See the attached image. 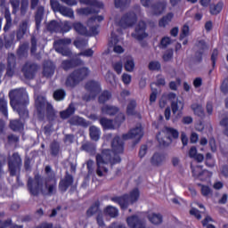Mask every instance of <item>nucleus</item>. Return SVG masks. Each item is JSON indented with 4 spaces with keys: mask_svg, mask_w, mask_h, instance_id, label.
<instances>
[{
    "mask_svg": "<svg viewBox=\"0 0 228 228\" xmlns=\"http://www.w3.org/2000/svg\"><path fill=\"white\" fill-rule=\"evenodd\" d=\"M65 95H67V94L65 93V90L57 89L53 93V99L55 101H63V99H65Z\"/></svg>",
    "mask_w": 228,
    "mask_h": 228,
    "instance_id": "obj_45",
    "label": "nucleus"
},
{
    "mask_svg": "<svg viewBox=\"0 0 228 228\" xmlns=\"http://www.w3.org/2000/svg\"><path fill=\"white\" fill-rule=\"evenodd\" d=\"M51 154L52 156H58L60 154V144L56 142L51 144Z\"/></svg>",
    "mask_w": 228,
    "mask_h": 228,
    "instance_id": "obj_50",
    "label": "nucleus"
},
{
    "mask_svg": "<svg viewBox=\"0 0 228 228\" xmlns=\"http://www.w3.org/2000/svg\"><path fill=\"white\" fill-rule=\"evenodd\" d=\"M28 31V21H23L20 24L19 28L16 31V38L19 41L24 38V35H26Z\"/></svg>",
    "mask_w": 228,
    "mask_h": 228,
    "instance_id": "obj_28",
    "label": "nucleus"
},
{
    "mask_svg": "<svg viewBox=\"0 0 228 228\" xmlns=\"http://www.w3.org/2000/svg\"><path fill=\"white\" fill-rule=\"evenodd\" d=\"M192 111H194V115H197V117H204V108H202V105L199 103H194L191 106Z\"/></svg>",
    "mask_w": 228,
    "mask_h": 228,
    "instance_id": "obj_38",
    "label": "nucleus"
},
{
    "mask_svg": "<svg viewBox=\"0 0 228 228\" xmlns=\"http://www.w3.org/2000/svg\"><path fill=\"white\" fill-rule=\"evenodd\" d=\"M89 134L91 140H94V142H98L99 138H101V129L95 126H92L89 128Z\"/></svg>",
    "mask_w": 228,
    "mask_h": 228,
    "instance_id": "obj_32",
    "label": "nucleus"
},
{
    "mask_svg": "<svg viewBox=\"0 0 228 228\" xmlns=\"http://www.w3.org/2000/svg\"><path fill=\"white\" fill-rule=\"evenodd\" d=\"M111 150H102L101 153L96 154V175L98 177H106L108 175V165H117L120 163L122 159L118 154H124V141L119 136L113 138L111 142Z\"/></svg>",
    "mask_w": 228,
    "mask_h": 228,
    "instance_id": "obj_1",
    "label": "nucleus"
},
{
    "mask_svg": "<svg viewBox=\"0 0 228 228\" xmlns=\"http://www.w3.org/2000/svg\"><path fill=\"white\" fill-rule=\"evenodd\" d=\"M82 4H86L87 6H102V4L97 2V0H79Z\"/></svg>",
    "mask_w": 228,
    "mask_h": 228,
    "instance_id": "obj_49",
    "label": "nucleus"
},
{
    "mask_svg": "<svg viewBox=\"0 0 228 228\" xmlns=\"http://www.w3.org/2000/svg\"><path fill=\"white\" fill-rule=\"evenodd\" d=\"M88 45V41L86 39H79L77 41H74V45L77 47V49H83V47H86Z\"/></svg>",
    "mask_w": 228,
    "mask_h": 228,
    "instance_id": "obj_57",
    "label": "nucleus"
},
{
    "mask_svg": "<svg viewBox=\"0 0 228 228\" xmlns=\"http://www.w3.org/2000/svg\"><path fill=\"white\" fill-rule=\"evenodd\" d=\"M66 86L69 88H74L77 85H79V81L76 77V75L74 73L70 74L67 79H66Z\"/></svg>",
    "mask_w": 228,
    "mask_h": 228,
    "instance_id": "obj_35",
    "label": "nucleus"
},
{
    "mask_svg": "<svg viewBox=\"0 0 228 228\" xmlns=\"http://www.w3.org/2000/svg\"><path fill=\"white\" fill-rule=\"evenodd\" d=\"M172 58H174L173 50H167L163 55L164 61H171Z\"/></svg>",
    "mask_w": 228,
    "mask_h": 228,
    "instance_id": "obj_61",
    "label": "nucleus"
},
{
    "mask_svg": "<svg viewBox=\"0 0 228 228\" xmlns=\"http://www.w3.org/2000/svg\"><path fill=\"white\" fill-rule=\"evenodd\" d=\"M95 10L92 7H86V8H81L78 10V13L80 15H90L91 13H95Z\"/></svg>",
    "mask_w": 228,
    "mask_h": 228,
    "instance_id": "obj_55",
    "label": "nucleus"
},
{
    "mask_svg": "<svg viewBox=\"0 0 228 228\" xmlns=\"http://www.w3.org/2000/svg\"><path fill=\"white\" fill-rule=\"evenodd\" d=\"M162 133L167 136L165 139L161 137V133H159L157 135V140L161 147H168V145L172 143V138L173 140H177V138H179V131L170 126L164 127Z\"/></svg>",
    "mask_w": 228,
    "mask_h": 228,
    "instance_id": "obj_6",
    "label": "nucleus"
},
{
    "mask_svg": "<svg viewBox=\"0 0 228 228\" xmlns=\"http://www.w3.org/2000/svg\"><path fill=\"white\" fill-rule=\"evenodd\" d=\"M126 223L131 228H145V223L138 216H132L126 218Z\"/></svg>",
    "mask_w": 228,
    "mask_h": 228,
    "instance_id": "obj_20",
    "label": "nucleus"
},
{
    "mask_svg": "<svg viewBox=\"0 0 228 228\" xmlns=\"http://www.w3.org/2000/svg\"><path fill=\"white\" fill-rule=\"evenodd\" d=\"M110 99H111V93L109 91H103L98 97V102L100 104H104L105 102H108Z\"/></svg>",
    "mask_w": 228,
    "mask_h": 228,
    "instance_id": "obj_40",
    "label": "nucleus"
},
{
    "mask_svg": "<svg viewBox=\"0 0 228 228\" xmlns=\"http://www.w3.org/2000/svg\"><path fill=\"white\" fill-rule=\"evenodd\" d=\"M72 44V39L70 38H62L58 39L53 42V48L56 53L61 54L62 56H72V51L67 45H70Z\"/></svg>",
    "mask_w": 228,
    "mask_h": 228,
    "instance_id": "obj_8",
    "label": "nucleus"
},
{
    "mask_svg": "<svg viewBox=\"0 0 228 228\" xmlns=\"http://www.w3.org/2000/svg\"><path fill=\"white\" fill-rule=\"evenodd\" d=\"M121 79H122L124 85H131V79H132L131 75H129L127 73H124L121 77Z\"/></svg>",
    "mask_w": 228,
    "mask_h": 228,
    "instance_id": "obj_63",
    "label": "nucleus"
},
{
    "mask_svg": "<svg viewBox=\"0 0 228 228\" xmlns=\"http://www.w3.org/2000/svg\"><path fill=\"white\" fill-rule=\"evenodd\" d=\"M89 75L90 69H88V68L78 69L73 72V76L76 77L78 83H81V81H83V79H85L86 77H88Z\"/></svg>",
    "mask_w": 228,
    "mask_h": 228,
    "instance_id": "obj_24",
    "label": "nucleus"
},
{
    "mask_svg": "<svg viewBox=\"0 0 228 228\" xmlns=\"http://www.w3.org/2000/svg\"><path fill=\"white\" fill-rule=\"evenodd\" d=\"M148 220L153 225H159V224H163V216L161 214L151 213L148 215Z\"/></svg>",
    "mask_w": 228,
    "mask_h": 228,
    "instance_id": "obj_31",
    "label": "nucleus"
},
{
    "mask_svg": "<svg viewBox=\"0 0 228 228\" xmlns=\"http://www.w3.org/2000/svg\"><path fill=\"white\" fill-rule=\"evenodd\" d=\"M150 161L152 167H161L167 161V155L161 152H155Z\"/></svg>",
    "mask_w": 228,
    "mask_h": 228,
    "instance_id": "obj_18",
    "label": "nucleus"
},
{
    "mask_svg": "<svg viewBox=\"0 0 228 228\" xmlns=\"http://www.w3.org/2000/svg\"><path fill=\"white\" fill-rule=\"evenodd\" d=\"M222 8H224V3L219 2L216 5L210 6V13L212 15H218L222 12Z\"/></svg>",
    "mask_w": 228,
    "mask_h": 228,
    "instance_id": "obj_44",
    "label": "nucleus"
},
{
    "mask_svg": "<svg viewBox=\"0 0 228 228\" xmlns=\"http://www.w3.org/2000/svg\"><path fill=\"white\" fill-rule=\"evenodd\" d=\"M17 55L19 58H26V56H28V44L20 45L19 49L17 50Z\"/></svg>",
    "mask_w": 228,
    "mask_h": 228,
    "instance_id": "obj_43",
    "label": "nucleus"
},
{
    "mask_svg": "<svg viewBox=\"0 0 228 228\" xmlns=\"http://www.w3.org/2000/svg\"><path fill=\"white\" fill-rule=\"evenodd\" d=\"M138 199H140V191H138V189H134L130 192V195L125 194L121 197H113L111 198V200L112 202L119 204L122 209H127V206H129V204H134Z\"/></svg>",
    "mask_w": 228,
    "mask_h": 228,
    "instance_id": "obj_5",
    "label": "nucleus"
},
{
    "mask_svg": "<svg viewBox=\"0 0 228 228\" xmlns=\"http://www.w3.org/2000/svg\"><path fill=\"white\" fill-rule=\"evenodd\" d=\"M100 124L103 129H116L117 125L113 123V119L108 118H101Z\"/></svg>",
    "mask_w": 228,
    "mask_h": 228,
    "instance_id": "obj_30",
    "label": "nucleus"
},
{
    "mask_svg": "<svg viewBox=\"0 0 228 228\" xmlns=\"http://www.w3.org/2000/svg\"><path fill=\"white\" fill-rule=\"evenodd\" d=\"M45 107H46V113H47L48 119L54 120V118H56V111H54L53 105L47 102V100L45 99V97L37 96V98L36 99V108L38 113V117L41 120H44Z\"/></svg>",
    "mask_w": 228,
    "mask_h": 228,
    "instance_id": "obj_4",
    "label": "nucleus"
},
{
    "mask_svg": "<svg viewBox=\"0 0 228 228\" xmlns=\"http://www.w3.org/2000/svg\"><path fill=\"white\" fill-rule=\"evenodd\" d=\"M28 6H29L28 0H21V5L20 9V15H26Z\"/></svg>",
    "mask_w": 228,
    "mask_h": 228,
    "instance_id": "obj_52",
    "label": "nucleus"
},
{
    "mask_svg": "<svg viewBox=\"0 0 228 228\" xmlns=\"http://www.w3.org/2000/svg\"><path fill=\"white\" fill-rule=\"evenodd\" d=\"M73 28L79 35H86V27L83 26V24L79 22L74 23Z\"/></svg>",
    "mask_w": 228,
    "mask_h": 228,
    "instance_id": "obj_47",
    "label": "nucleus"
},
{
    "mask_svg": "<svg viewBox=\"0 0 228 228\" xmlns=\"http://www.w3.org/2000/svg\"><path fill=\"white\" fill-rule=\"evenodd\" d=\"M50 4L53 12H60L64 17L74 19V11L71 8L61 5L58 0H51Z\"/></svg>",
    "mask_w": 228,
    "mask_h": 228,
    "instance_id": "obj_10",
    "label": "nucleus"
},
{
    "mask_svg": "<svg viewBox=\"0 0 228 228\" xmlns=\"http://www.w3.org/2000/svg\"><path fill=\"white\" fill-rule=\"evenodd\" d=\"M104 214L110 218H117L118 216V209L113 206H108L104 209Z\"/></svg>",
    "mask_w": 228,
    "mask_h": 228,
    "instance_id": "obj_34",
    "label": "nucleus"
},
{
    "mask_svg": "<svg viewBox=\"0 0 228 228\" xmlns=\"http://www.w3.org/2000/svg\"><path fill=\"white\" fill-rule=\"evenodd\" d=\"M40 69V66H38L37 64H30L29 66V74H30V78L31 77H33V76L36 75L37 72H38V70Z\"/></svg>",
    "mask_w": 228,
    "mask_h": 228,
    "instance_id": "obj_59",
    "label": "nucleus"
},
{
    "mask_svg": "<svg viewBox=\"0 0 228 228\" xmlns=\"http://www.w3.org/2000/svg\"><path fill=\"white\" fill-rule=\"evenodd\" d=\"M74 113H76V107L74 106V103H70L65 110L60 112L61 118L65 120L72 117Z\"/></svg>",
    "mask_w": 228,
    "mask_h": 228,
    "instance_id": "obj_29",
    "label": "nucleus"
},
{
    "mask_svg": "<svg viewBox=\"0 0 228 228\" xmlns=\"http://www.w3.org/2000/svg\"><path fill=\"white\" fill-rule=\"evenodd\" d=\"M0 111L4 117H8V101L4 97L0 98Z\"/></svg>",
    "mask_w": 228,
    "mask_h": 228,
    "instance_id": "obj_41",
    "label": "nucleus"
},
{
    "mask_svg": "<svg viewBox=\"0 0 228 228\" xmlns=\"http://www.w3.org/2000/svg\"><path fill=\"white\" fill-rule=\"evenodd\" d=\"M146 25L144 21H139L137 26L135 27L134 33H132V37L136 40H143V38H147V33H145Z\"/></svg>",
    "mask_w": 228,
    "mask_h": 228,
    "instance_id": "obj_15",
    "label": "nucleus"
},
{
    "mask_svg": "<svg viewBox=\"0 0 228 228\" xmlns=\"http://www.w3.org/2000/svg\"><path fill=\"white\" fill-rule=\"evenodd\" d=\"M136 23V14L134 12H128L125 14L120 21H119V26L121 28H131L134 24Z\"/></svg>",
    "mask_w": 228,
    "mask_h": 228,
    "instance_id": "obj_14",
    "label": "nucleus"
},
{
    "mask_svg": "<svg viewBox=\"0 0 228 228\" xmlns=\"http://www.w3.org/2000/svg\"><path fill=\"white\" fill-rule=\"evenodd\" d=\"M15 69H17V56H15L14 53H9L7 56L5 76H7V77H13L15 75Z\"/></svg>",
    "mask_w": 228,
    "mask_h": 228,
    "instance_id": "obj_12",
    "label": "nucleus"
},
{
    "mask_svg": "<svg viewBox=\"0 0 228 228\" xmlns=\"http://www.w3.org/2000/svg\"><path fill=\"white\" fill-rule=\"evenodd\" d=\"M70 126H81L82 127H88V122L79 116H74L69 120Z\"/></svg>",
    "mask_w": 228,
    "mask_h": 228,
    "instance_id": "obj_26",
    "label": "nucleus"
},
{
    "mask_svg": "<svg viewBox=\"0 0 228 228\" xmlns=\"http://www.w3.org/2000/svg\"><path fill=\"white\" fill-rule=\"evenodd\" d=\"M118 37H117L115 34L111 33V37L109 41V45L110 47H114L113 48L114 53H117L118 54H122V53H124V48L118 45Z\"/></svg>",
    "mask_w": 228,
    "mask_h": 228,
    "instance_id": "obj_22",
    "label": "nucleus"
},
{
    "mask_svg": "<svg viewBox=\"0 0 228 228\" xmlns=\"http://www.w3.org/2000/svg\"><path fill=\"white\" fill-rule=\"evenodd\" d=\"M124 67L126 72H133V70H134V60H133L131 57H127Z\"/></svg>",
    "mask_w": 228,
    "mask_h": 228,
    "instance_id": "obj_42",
    "label": "nucleus"
},
{
    "mask_svg": "<svg viewBox=\"0 0 228 228\" xmlns=\"http://www.w3.org/2000/svg\"><path fill=\"white\" fill-rule=\"evenodd\" d=\"M9 126L12 131H22L24 129V123L20 119L11 120Z\"/></svg>",
    "mask_w": 228,
    "mask_h": 228,
    "instance_id": "obj_33",
    "label": "nucleus"
},
{
    "mask_svg": "<svg viewBox=\"0 0 228 228\" xmlns=\"http://www.w3.org/2000/svg\"><path fill=\"white\" fill-rule=\"evenodd\" d=\"M149 69L150 70H160L161 69V64L159 61H151L149 63Z\"/></svg>",
    "mask_w": 228,
    "mask_h": 228,
    "instance_id": "obj_58",
    "label": "nucleus"
},
{
    "mask_svg": "<svg viewBox=\"0 0 228 228\" xmlns=\"http://www.w3.org/2000/svg\"><path fill=\"white\" fill-rule=\"evenodd\" d=\"M129 3H131V0H114L116 8L124 9L126 6H129Z\"/></svg>",
    "mask_w": 228,
    "mask_h": 228,
    "instance_id": "obj_48",
    "label": "nucleus"
},
{
    "mask_svg": "<svg viewBox=\"0 0 228 228\" xmlns=\"http://www.w3.org/2000/svg\"><path fill=\"white\" fill-rule=\"evenodd\" d=\"M99 213H102L101 211V201L96 200L86 211V216L88 217L94 216V215H99Z\"/></svg>",
    "mask_w": 228,
    "mask_h": 228,
    "instance_id": "obj_25",
    "label": "nucleus"
},
{
    "mask_svg": "<svg viewBox=\"0 0 228 228\" xmlns=\"http://www.w3.org/2000/svg\"><path fill=\"white\" fill-rule=\"evenodd\" d=\"M124 120H126V116L124 115V113H118L114 121L116 127H120V124H122Z\"/></svg>",
    "mask_w": 228,
    "mask_h": 228,
    "instance_id": "obj_54",
    "label": "nucleus"
},
{
    "mask_svg": "<svg viewBox=\"0 0 228 228\" xmlns=\"http://www.w3.org/2000/svg\"><path fill=\"white\" fill-rule=\"evenodd\" d=\"M167 99L171 102V110L174 115L177 113V111H181L184 108V102L177 98V95L174 93H169L167 94Z\"/></svg>",
    "mask_w": 228,
    "mask_h": 228,
    "instance_id": "obj_11",
    "label": "nucleus"
},
{
    "mask_svg": "<svg viewBox=\"0 0 228 228\" xmlns=\"http://www.w3.org/2000/svg\"><path fill=\"white\" fill-rule=\"evenodd\" d=\"M10 105L20 115V120L29 117L28 110V92L24 88L12 89L9 92Z\"/></svg>",
    "mask_w": 228,
    "mask_h": 228,
    "instance_id": "obj_3",
    "label": "nucleus"
},
{
    "mask_svg": "<svg viewBox=\"0 0 228 228\" xmlns=\"http://www.w3.org/2000/svg\"><path fill=\"white\" fill-rule=\"evenodd\" d=\"M56 70V66L54 62L51 61H46L43 64V76L44 77H53L54 76V71Z\"/></svg>",
    "mask_w": 228,
    "mask_h": 228,
    "instance_id": "obj_16",
    "label": "nucleus"
},
{
    "mask_svg": "<svg viewBox=\"0 0 228 228\" xmlns=\"http://www.w3.org/2000/svg\"><path fill=\"white\" fill-rule=\"evenodd\" d=\"M20 167H22V159L19 153H13L12 157H9L8 168L12 177L17 175V172L20 171Z\"/></svg>",
    "mask_w": 228,
    "mask_h": 228,
    "instance_id": "obj_9",
    "label": "nucleus"
},
{
    "mask_svg": "<svg viewBox=\"0 0 228 228\" xmlns=\"http://www.w3.org/2000/svg\"><path fill=\"white\" fill-rule=\"evenodd\" d=\"M21 72L26 79H29V61H27L22 66Z\"/></svg>",
    "mask_w": 228,
    "mask_h": 228,
    "instance_id": "obj_53",
    "label": "nucleus"
},
{
    "mask_svg": "<svg viewBox=\"0 0 228 228\" xmlns=\"http://www.w3.org/2000/svg\"><path fill=\"white\" fill-rule=\"evenodd\" d=\"M221 91L223 92V94H228V77L225 78L221 85Z\"/></svg>",
    "mask_w": 228,
    "mask_h": 228,
    "instance_id": "obj_64",
    "label": "nucleus"
},
{
    "mask_svg": "<svg viewBox=\"0 0 228 228\" xmlns=\"http://www.w3.org/2000/svg\"><path fill=\"white\" fill-rule=\"evenodd\" d=\"M45 9L44 6H38L35 12V22H36V29L38 31L40 29V24H42V20H44V13Z\"/></svg>",
    "mask_w": 228,
    "mask_h": 228,
    "instance_id": "obj_23",
    "label": "nucleus"
},
{
    "mask_svg": "<svg viewBox=\"0 0 228 228\" xmlns=\"http://www.w3.org/2000/svg\"><path fill=\"white\" fill-rule=\"evenodd\" d=\"M105 79L107 83H110V85H115V83H117L115 74L111 73L110 71L106 73Z\"/></svg>",
    "mask_w": 228,
    "mask_h": 228,
    "instance_id": "obj_51",
    "label": "nucleus"
},
{
    "mask_svg": "<svg viewBox=\"0 0 228 228\" xmlns=\"http://www.w3.org/2000/svg\"><path fill=\"white\" fill-rule=\"evenodd\" d=\"M72 29V24L69 21H65L63 26L61 27V33H69V30Z\"/></svg>",
    "mask_w": 228,
    "mask_h": 228,
    "instance_id": "obj_60",
    "label": "nucleus"
},
{
    "mask_svg": "<svg viewBox=\"0 0 228 228\" xmlns=\"http://www.w3.org/2000/svg\"><path fill=\"white\" fill-rule=\"evenodd\" d=\"M76 60L63 61L61 63V67L64 70H70V69H74V67H76Z\"/></svg>",
    "mask_w": 228,
    "mask_h": 228,
    "instance_id": "obj_46",
    "label": "nucleus"
},
{
    "mask_svg": "<svg viewBox=\"0 0 228 228\" xmlns=\"http://www.w3.org/2000/svg\"><path fill=\"white\" fill-rule=\"evenodd\" d=\"M45 174L46 175L45 181L37 175L30 182V193L35 197L38 195H44V197H52L56 195L57 183L56 174L51 168V166H46L45 168Z\"/></svg>",
    "mask_w": 228,
    "mask_h": 228,
    "instance_id": "obj_2",
    "label": "nucleus"
},
{
    "mask_svg": "<svg viewBox=\"0 0 228 228\" xmlns=\"http://www.w3.org/2000/svg\"><path fill=\"white\" fill-rule=\"evenodd\" d=\"M102 115L113 117L118 113V107H115L113 105H104L102 107Z\"/></svg>",
    "mask_w": 228,
    "mask_h": 228,
    "instance_id": "obj_27",
    "label": "nucleus"
},
{
    "mask_svg": "<svg viewBox=\"0 0 228 228\" xmlns=\"http://www.w3.org/2000/svg\"><path fill=\"white\" fill-rule=\"evenodd\" d=\"M48 31H51V33H59L61 29V25L56 20H52L47 26Z\"/></svg>",
    "mask_w": 228,
    "mask_h": 228,
    "instance_id": "obj_37",
    "label": "nucleus"
},
{
    "mask_svg": "<svg viewBox=\"0 0 228 228\" xmlns=\"http://www.w3.org/2000/svg\"><path fill=\"white\" fill-rule=\"evenodd\" d=\"M172 19H174V13L169 12L166 16H164L159 22L160 28H165L168 26L170 22H172Z\"/></svg>",
    "mask_w": 228,
    "mask_h": 228,
    "instance_id": "obj_36",
    "label": "nucleus"
},
{
    "mask_svg": "<svg viewBox=\"0 0 228 228\" xmlns=\"http://www.w3.org/2000/svg\"><path fill=\"white\" fill-rule=\"evenodd\" d=\"M143 136V131L142 130V125H139L135 126L134 129H131L129 133L125 134L122 135L123 140H129L132 138H134L137 140V142L139 140H142Z\"/></svg>",
    "mask_w": 228,
    "mask_h": 228,
    "instance_id": "obj_13",
    "label": "nucleus"
},
{
    "mask_svg": "<svg viewBox=\"0 0 228 228\" xmlns=\"http://www.w3.org/2000/svg\"><path fill=\"white\" fill-rule=\"evenodd\" d=\"M80 151H84L89 156H95L97 154V145L94 142H84L80 147Z\"/></svg>",
    "mask_w": 228,
    "mask_h": 228,
    "instance_id": "obj_19",
    "label": "nucleus"
},
{
    "mask_svg": "<svg viewBox=\"0 0 228 228\" xmlns=\"http://www.w3.org/2000/svg\"><path fill=\"white\" fill-rule=\"evenodd\" d=\"M96 222H97V224L99 225V227H104V225H106L104 224V216L102 215V213H99L97 215Z\"/></svg>",
    "mask_w": 228,
    "mask_h": 228,
    "instance_id": "obj_62",
    "label": "nucleus"
},
{
    "mask_svg": "<svg viewBox=\"0 0 228 228\" xmlns=\"http://www.w3.org/2000/svg\"><path fill=\"white\" fill-rule=\"evenodd\" d=\"M112 68L117 74H122L123 64L121 61L113 62Z\"/></svg>",
    "mask_w": 228,
    "mask_h": 228,
    "instance_id": "obj_56",
    "label": "nucleus"
},
{
    "mask_svg": "<svg viewBox=\"0 0 228 228\" xmlns=\"http://www.w3.org/2000/svg\"><path fill=\"white\" fill-rule=\"evenodd\" d=\"M167 10V1L162 0L151 5V15H161Z\"/></svg>",
    "mask_w": 228,
    "mask_h": 228,
    "instance_id": "obj_21",
    "label": "nucleus"
},
{
    "mask_svg": "<svg viewBox=\"0 0 228 228\" xmlns=\"http://www.w3.org/2000/svg\"><path fill=\"white\" fill-rule=\"evenodd\" d=\"M126 115H136V101H129L126 107Z\"/></svg>",
    "mask_w": 228,
    "mask_h": 228,
    "instance_id": "obj_39",
    "label": "nucleus"
},
{
    "mask_svg": "<svg viewBox=\"0 0 228 228\" xmlns=\"http://www.w3.org/2000/svg\"><path fill=\"white\" fill-rule=\"evenodd\" d=\"M73 183L74 177L70 174H69V172H66L64 179L61 180V182L59 183V190L65 192L67 190H69V186H72Z\"/></svg>",
    "mask_w": 228,
    "mask_h": 228,
    "instance_id": "obj_17",
    "label": "nucleus"
},
{
    "mask_svg": "<svg viewBox=\"0 0 228 228\" xmlns=\"http://www.w3.org/2000/svg\"><path fill=\"white\" fill-rule=\"evenodd\" d=\"M86 90L88 94L83 95V101L86 102H90V101H94L101 92V85L99 82L90 80L86 84Z\"/></svg>",
    "mask_w": 228,
    "mask_h": 228,
    "instance_id": "obj_7",
    "label": "nucleus"
}]
</instances>
